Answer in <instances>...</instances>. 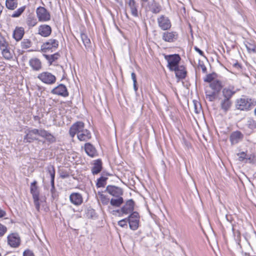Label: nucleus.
Listing matches in <instances>:
<instances>
[{"label":"nucleus","instance_id":"obj_44","mask_svg":"<svg viewBox=\"0 0 256 256\" xmlns=\"http://www.w3.org/2000/svg\"><path fill=\"white\" fill-rule=\"evenodd\" d=\"M193 104L195 112L196 114L200 113L202 110V106L200 104L198 101L194 100Z\"/></svg>","mask_w":256,"mask_h":256},{"label":"nucleus","instance_id":"obj_45","mask_svg":"<svg viewBox=\"0 0 256 256\" xmlns=\"http://www.w3.org/2000/svg\"><path fill=\"white\" fill-rule=\"evenodd\" d=\"M206 98L209 101L212 102L216 99V92H206Z\"/></svg>","mask_w":256,"mask_h":256},{"label":"nucleus","instance_id":"obj_2","mask_svg":"<svg viewBox=\"0 0 256 256\" xmlns=\"http://www.w3.org/2000/svg\"><path fill=\"white\" fill-rule=\"evenodd\" d=\"M256 102L251 98H238L236 102V108L237 110L248 111L250 110L252 108L256 106Z\"/></svg>","mask_w":256,"mask_h":256},{"label":"nucleus","instance_id":"obj_39","mask_svg":"<svg viewBox=\"0 0 256 256\" xmlns=\"http://www.w3.org/2000/svg\"><path fill=\"white\" fill-rule=\"evenodd\" d=\"M108 178L103 176H100L97 180L96 186L98 188L104 187L106 184V181Z\"/></svg>","mask_w":256,"mask_h":256},{"label":"nucleus","instance_id":"obj_15","mask_svg":"<svg viewBox=\"0 0 256 256\" xmlns=\"http://www.w3.org/2000/svg\"><path fill=\"white\" fill-rule=\"evenodd\" d=\"M51 93L54 94L61 96L64 97H66L68 96V92L65 85L60 84L55 87L51 90Z\"/></svg>","mask_w":256,"mask_h":256},{"label":"nucleus","instance_id":"obj_35","mask_svg":"<svg viewBox=\"0 0 256 256\" xmlns=\"http://www.w3.org/2000/svg\"><path fill=\"white\" fill-rule=\"evenodd\" d=\"M80 38L86 48H90L91 46V42L87 35L84 33H82L80 34Z\"/></svg>","mask_w":256,"mask_h":256},{"label":"nucleus","instance_id":"obj_13","mask_svg":"<svg viewBox=\"0 0 256 256\" xmlns=\"http://www.w3.org/2000/svg\"><path fill=\"white\" fill-rule=\"evenodd\" d=\"M165 31L162 32V40L164 41L168 42H174L178 40V32L175 31Z\"/></svg>","mask_w":256,"mask_h":256},{"label":"nucleus","instance_id":"obj_17","mask_svg":"<svg viewBox=\"0 0 256 256\" xmlns=\"http://www.w3.org/2000/svg\"><path fill=\"white\" fill-rule=\"evenodd\" d=\"M106 191L114 197L120 196L123 194L122 189L114 186H108L106 188Z\"/></svg>","mask_w":256,"mask_h":256},{"label":"nucleus","instance_id":"obj_29","mask_svg":"<svg viewBox=\"0 0 256 256\" xmlns=\"http://www.w3.org/2000/svg\"><path fill=\"white\" fill-rule=\"evenodd\" d=\"M77 137L80 141H87L91 138V133L88 130L86 129L78 134Z\"/></svg>","mask_w":256,"mask_h":256},{"label":"nucleus","instance_id":"obj_23","mask_svg":"<svg viewBox=\"0 0 256 256\" xmlns=\"http://www.w3.org/2000/svg\"><path fill=\"white\" fill-rule=\"evenodd\" d=\"M84 150L86 154L90 157L94 158L98 156L96 148L90 143L85 144Z\"/></svg>","mask_w":256,"mask_h":256},{"label":"nucleus","instance_id":"obj_20","mask_svg":"<svg viewBox=\"0 0 256 256\" xmlns=\"http://www.w3.org/2000/svg\"><path fill=\"white\" fill-rule=\"evenodd\" d=\"M70 202L76 206L80 205L83 202L82 196L81 194L78 192H73L70 196Z\"/></svg>","mask_w":256,"mask_h":256},{"label":"nucleus","instance_id":"obj_60","mask_svg":"<svg viewBox=\"0 0 256 256\" xmlns=\"http://www.w3.org/2000/svg\"><path fill=\"white\" fill-rule=\"evenodd\" d=\"M0 256H2V254H0Z\"/></svg>","mask_w":256,"mask_h":256},{"label":"nucleus","instance_id":"obj_41","mask_svg":"<svg viewBox=\"0 0 256 256\" xmlns=\"http://www.w3.org/2000/svg\"><path fill=\"white\" fill-rule=\"evenodd\" d=\"M216 76V74L214 73L208 74L206 76V78H204V81L210 83V84H212V82L216 80L215 79Z\"/></svg>","mask_w":256,"mask_h":256},{"label":"nucleus","instance_id":"obj_37","mask_svg":"<svg viewBox=\"0 0 256 256\" xmlns=\"http://www.w3.org/2000/svg\"><path fill=\"white\" fill-rule=\"evenodd\" d=\"M26 23L29 28L33 27L37 24L36 18L34 16L29 15L26 18Z\"/></svg>","mask_w":256,"mask_h":256},{"label":"nucleus","instance_id":"obj_38","mask_svg":"<svg viewBox=\"0 0 256 256\" xmlns=\"http://www.w3.org/2000/svg\"><path fill=\"white\" fill-rule=\"evenodd\" d=\"M26 8V6H24L20 8H18L17 10L14 11L13 14H12L11 16L12 18H18L21 16V14L24 12Z\"/></svg>","mask_w":256,"mask_h":256},{"label":"nucleus","instance_id":"obj_7","mask_svg":"<svg viewBox=\"0 0 256 256\" xmlns=\"http://www.w3.org/2000/svg\"><path fill=\"white\" fill-rule=\"evenodd\" d=\"M47 172L50 176L51 189L50 192L52 196L55 199L58 196V194L54 186L55 169L53 166H50L47 167Z\"/></svg>","mask_w":256,"mask_h":256},{"label":"nucleus","instance_id":"obj_56","mask_svg":"<svg viewBox=\"0 0 256 256\" xmlns=\"http://www.w3.org/2000/svg\"><path fill=\"white\" fill-rule=\"evenodd\" d=\"M234 66L235 67V68H240V65L238 64V63H236L235 64H234Z\"/></svg>","mask_w":256,"mask_h":256},{"label":"nucleus","instance_id":"obj_5","mask_svg":"<svg viewBox=\"0 0 256 256\" xmlns=\"http://www.w3.org/2000/svg\"><path fill=\"white\" fill-rule=\"evenodd\" d=\"M59 46V42L54 38H50L43 43L41 50L43 52H53L56 51Z\"/></svg>","mask_w":256,"mask_h":256},{"label":"nucleus","instance_id":"obj_11","mask_svg":"<svg viewBox=\"0 0 256 256\" xmlns=\"http://www.w3.org/2000/svg\"><path fill=\"white\" fill-rule=\"evenodd\" d=\"M85 130L84 124L82 122L78 121L72 125L69 130V134L72 138H74L76 134L78 136V134Z\"/></svg>","mask_w":256,"mask_h":256},{"label":"nucleus","instance_id":"obj_59","mask_svg":"<svg viewBox=\"0 0 256 256\" xmlns=\"http://www.w3.org/2000/svg\"><path fill=\"white\" fill-rule=\"evenodd\" d=\"M116 1L118 2H120V0H116Z\"/></svg>","mask_w":256,"mask_h":256},{"label":"nucleus","instance_id":"obj_51","mask_svg":"<svg viewBox=\"0 0 256 256\" xmlns=\"http://www.w3.org/2000/svg\"><path fill=\"white\" fill-rule=\"evenodd\" d=\"M60 176L62 178H66L69 177V174L66 172H62L60 174Z\"/></svg>","mask_w":256,"mask_h":256},{"label":"nucleus","instance_id":"obj_12","mask_svg":"<svg viewBox=\"0 0 256 256\" xmlns=\"http://www.w3.org/2000/svg\"><path fill=\"white\" fill-rule=\"evenodd\" d=\"M139 214L136 212H134L131 213V214L127 218L128 222L129 223L130 228L135 230L138 228L139 223Z\"/></svg>","mask_w":256,"mask_h":256},{"label":"nucleus","instance_id":"obj_18","mask_svg":"<svg viewBox=\"0 0 256 256\" xmlns=\"http://www.w3.org/2000/svg\"><path fill=\"white\" fill-rule=\"evenodd\" d=\"M52 32V28L48 24H42L38 28V34L43 37L50 36Z\"/></svg>","mask_w":256,"mask_h":256},{"label":"nucleus","instance_id":"obj_3","mask_svg":"<svg viewBox=\"0 0 256 256\" xmlns=\"http://www.w3.org/2000/svg\"><path fill=\"white\" fill-rule=\"evenodd\" d=\"M164 58L168 62L167 66L170 70L174 71L179 66L178 64L181 60L179 54H174L170 55H165Z\"/></svg>","mask_w":256,"mask_h":256},{"label":"nucleus","instance_id":"obj_16","mask_svg":"<svg viewBox=\"0 0 256 256\" xmlns=\"http://www.w3.org/2000/svg\"><path fill=\"white\" fill-rule=\"evenodd\" d=\"M8 244L12 248H18L20 244V238L18 234L12 233L8 236Z\"/></svg>","mask_w":256,"mask_h":256},{"label":"nucleus","instance_id":"obj_58","mask_svg":"<svg viewBox=\"0 0 256 256\" xmlns=\"http://www.w3.org/2000/svg\"><path fill=\"white\" fill-rule=\"evenodd\" d=\"M254 114L256 116V108H255V109L254 110Z\"/></svg>","mask_w":256,"mask_h":256},{"label":"nucleus","instance_id":"obj_42","mask_svg":"<svg viewBox=\"0 0 256 256\" xmlns=\"http://www.w3.org/2000/svg\"><path fill=\"white\" fill-rule=\"evenodd\" d=\"M32 42L28 39H24L21 42V46L22 49H27L32 46Z\"/></svg>","mask_w":256,"mask_h":256},{"label":"nucleus","instance_id":"obj_36","mask_svg":"<svg viewBox=\"0 0 256 256\" xmlns=\"http://www.w3.org/2000/svg\"><path fill=\"white\" fill-rule=\"evenodd\" d=\"M98 194L99 196L98 200L100 201L103 205H108L110 202V198L108 196L102 194V192H98Z\"/></svg>","mask_w":256,"mask_h":256},{"label":"nucleus","instance_id":"obj_40","mask_svg":"<svg viewBox=\"0 0 256 256\" xmlns=\"http://www.w3.org/2000/svg\"><path fill=\"white\" fill-rule=\"evenodd\" d=\"M60 56L59 54L56 52L51 55H46V58L49 61L50 63L52 64V62L58 60Z\"/></svg>","mask_w":256,"mask_h":256},{"label":"nucleus","instance_id":"obj_28","mask_svg":"<svg viewBox=\"0 0 256 256\" xmlns=\"http://www.w3.org/2000/svg\"><path fill=\"white\" fill-rule=\"evenodd\" d=\"M210 86L214 90V92L218 93L222 89L223 86L222 82L216 79L212 84H210Z\"/></svg>","mask_w":256,"mask_h":256},{"label":"nucleus","instance_id":"obj_26","mask_svg":"<svg viewBox=\"0 0 256 256\" xmlns=\"http://www.w3.org/2000/svg\"><path fill=\"white\" fill-rule=\"evenodd\" d=\"M150 10L154 14H157L160 12L162 10V6L160 4L154 0L150 4H148Z\"/></svg>","mask_w":256,"mask_h":256},{"label":"nucleus","instance_id":"obj_10","mask_svg":"<svg viewBox=\"0 0 256 256\" xmlns=\"http://www.w3.org/2000/svg\"><path fill=\"white\" fill-rule=\"evenodd\" d=\"M8 44L4 38L0 35V48L2 51L4 58L6 60H10L12 58V54L8 48Z\"/></svg>","mask_w":256,"mask_h":256},{"label":"nucleus","instance_id":"obj_46","mask_svg":"<svg viewBox=\"0 0 256 256\" xmlns=\"http://www.w3.org/2000/svg\"><path fill=\"white\" fill-rule=\"evenodd\" d=\"M7 228L6 226L0 224V237L3 236L6 232Z\"/></svg>","mask_w":256,"mask_h":256},{"label":"nucleus","instance_id":"obj_43","mask_svg":"<svg viewBox=\"0 0 256 256\" xmlns=\"http://www.w3.org/2000/svg\"><path fill=\"white\" fill-rule=\"evenodd\" d=\"M246 125L250 130L256 128V121L252 118H249L247 121Z\"/></svg>","mask_w":256,"mask_h":256},{"label":"nucleus","instance_id":"obj_31","mask_svg":"<svg viewBox=\"0 0 256 256\" xmlns=\"http://www.w3.org/2000/svg\"><path fill=\"white\" fill-rule=\"evenodd\" d=\"M232 102L230 100L224 98L220 102V108L224 112H228L230 108Z\"/></svg>","mask_w":256,"mask_h":256},{"label":"nucleus","instance_id":"obj_54","mask_svg":"<svg viewBox=\"0 0 256 256\" xmlns=\"http://www.w3.org/2000/svg\"><path fill=\"white\" fill-rule=\"evenodd\" d=\"M6 214V212L4 210L0 209V218L5 216Z\"/></svg>","mask_w":256,"mask_h":256},{"label":"nucleus","instance_id":"obj_30","mask_svg":"<svg viewBox=\"0 0 256 256\" xmlns=\"http://www.w3.org/2000/svg\"><path fill=\"white\" fill-rule=\"evenodd\" d=\"M24 33V28L22 27L16 28L14 31L13 37L16 41H18L22 38Z\"/></svg>","mask_w":256,"mask_h":256},{"label":"nucleus","instance_id":"obj_32","mask_svg":"<svg viewBox=\"0 0 256 256\" xmlns=\"http://www.w3.org/2000/svg\"><path fill=\"white\" fill-rule=\"evenodd\" d=\"M116 198H112L110 200V204L114 207H120L124 202V199L121 196H117Z\"/></svg>","mask_w":256,"mask_h":256},{"label":"nucleus","instance_id":"obj_4","mask_svg":"<svg viewBox=\"0 0 256 256\" xmlns=\"http://www.w3.org/2000/svg\"><path fill=\"white\" fill-rule=\"evenodd\" d=\"M30 192L32 195L36 208L38 212H39L40 208V204L39 202L40 192L38 186H37V182L36 180H34L31 183Z\"/></svg>","mask_w":256,"mask_h":256},{"label":"nucleus","instance_id":"obj_27","mask_svg":"<svg viewBox=\"0 0 256 256\" xmlns=\"http://www.w3.org/2000/svg\"><path fill=\"white\" fill-rule=\"evenodd\" d=\"M102 170V162L100 159L94 160V166L92 168V172L94 175L97 174Z\"/></svg>","mask_w":256,"mask_h":256},{"label":"nucleus","instance_id":"obj_1","mask_svg":"<svg viewBox=\"0 0 256 256\" xmlns=\"http://www.w3.org/2000/svg\"><path fill=\"white\" fill-rule=\"evenodd\" d=\"M26 135L24 138V143H32L35 140L40 141L38 136L44 138L50 144L56 142V138L48 131L44 129L31 128L28 129L26 132Z\"/></svg>","mask_w":256,"mask_h":256},{"label":"nucleus","instance_id":"obj_55","mask_svg":"<svg viewBox=\"0 0 256 256\" xmlns=\"http://www.w3.org/2000/svg\"><path fill=\"white\" fill-rule=\"evenodd\" d=\"M134 84V90L136 92L138 90V88L136 86V83H133Z\"/></svg>","mask_w":256,"mask_h":256},{"label":"nucleus","instance_id":"obj_47","mask_svg":"<svg viewBox=\"0 0 256 256\" xmlns=\"http://www.w3.org/2000/svg\"><path fill=\"white\" fill-rule=\"evenodd\" d=\"M198 68H200L202 69L203 73L206 72V70H207L206 68V66H204V64L202 62L199 60Z\"/></svg>","mask_w":256,"mask_h":256},{"label":"nucleus","instance_id":"obj_25","mask_svg":"<svg viewBox=\"0 0 256 256\" xmlns=\"http://www.w3.org/2000/svg\"><path fill=\"white\" fill-rule=\"evenodd\" d=\"M174 70L176 72V76L179 79H184L186 76V71L184 66H179Z\"/></svg>","mask_w":256,"mask_h":256},{"label":"nucleus","instance_id":"obj_57","mask_svg":"<svg viewBox=\"0 0 256 256\" xmlns=\"http://www.w3.org/2000/svg\"><path fill=\"white\" fill-rule=\"evenodd\" d=\"M140 1H141L142 3H146V2H148V0H140Z\"/></svg>","mask_w":256,"mask_h":256},{"label":"nucleus","instance_id":"obj_53","mask_svg":"<svg viewBox=\"0 0 256 256\" xmlns=\"http://www.w3.org/2000/svg\"><path fill=\"white\" fill-rule=\"evenodd\" d=\"M132 78L133 81V83H137L136 74L134 72L131 74Z\"/></svg>","mask_w":256,"mask_h":256},{"label":"nucleus","instance_id":"obj_9","mask_svg":"<svg viewBox=\"0 0 256 256\" xmlns=\"http://www.w3.org/2000/svg\"><path fill=\"white\" fill-rule=\"evenodd\" d=\"M36 14L39 22H46L50 19L49 12L44 7H38L36 10Z\"/></svg>","mask_w":256,"mask_h":256},{"label":"nucleus","instance_id":"obj_33","mask_svg":"<svg viewBox=\"0 0 256 256\" xmlns=\"http://www.w3.org/2000/svg\"><path fill=\"white\" fill-rule=\"evenodd\" d=\"M244 45L250 53H256V46L254 41L246 42H244Z\"/></svg>","mask_w":256,"mask_h":256},{"label":"nucleus","instance_id":"obj_22","mask_svg":"<svg viewBox=\"0 0 256 256\" xmlns=\"http://www.w3.org/2000/svg\"><path fill=\"white\" fill-rule=\"evenodd\" d=\"M126 4L128 6L132 14L134 17H138V4L136 3L135 0H127Z\"/></svg>","mask_w":256,"mask_h":256},{"label":"nucleus","instance_id":"obj_49","mask_svg":"<svg viewBox=\"0 0 256 256\" xmlns=\"http://www.w3.org/2000/svg\"><path fill=\"white\" fill-rule=\"evenodd\" d=\"M238 158L240 161L242 162L245 159H246V154L244 152H242L240 154H238Z\"/></svg>","mask_w":256,"mask_h":256},{"label":"nucleus","instance_id":"obj_19","mask_svg":"<svg viewBox=\"0 0 256 256\" xmlns=\"http://www.w3.org/2000/svg\"><path fill=\"white\" fill-rule=\"evenodd\" d=\"M236 93V90L234 86H229L228 87H226L223 88L222 90V94L224 98L229 99L232 98V96Z\"/></svg>","mask_w":256,"mask_h":256},{"label":"nucleus","instance_id":"obj_24","mask_svg":"<svg viewBox=\"0 0 256 256\" xmlns=\"http://www.w3.org/2000/svg\"><path fill=\"white\" fill-rule=\"evenodd\" d=\"M29 64L32 69L35 71H38L42 68L40 60L36 58H31L29 60Z\"/></svg>","mask_w":256,"mask_h":256},{"label":"nucleus","instance_id":"obj_8","mask_svg":"<svg viewBox=\"0 0 256 256\" xmlns=\"http://www.w3.org/2000/svg\"><path fill=\"white\" fill-rule=\"evenodd\" d=\"M158 27L162 30H168L172 27V23L170 18L165 15L162 14L157 18Z\"/></svg>","mask_w":256,"mask_h":256},{"label":"nucleus","instance_id":"obj_14","mask_svg":"<svg viewBox=\"0 0 256 256\" xmlns=\"http://www.w3.org/2000/svg\"><path fill=\"white\" fill-rule=\"evenodd\" d=\"M134 201L132 199L128 200L120 210H118L116 212L118 213L121 212L122 214H128L130 213H132L134 210Z\"/></svg>","mask_w":256,"mask_h":256},{"label":"nucleus","instance_id":"obj_34","mask_svg":"<svg viewBox=\"0 0 256 256\" xmlns=\"http://www.w3.org/2000/svg\"><path fill=\"white\" fill-rule=\"evenodd\" d=\"M18 5V0H6V6L10 10H15Z\"/></svg>","mask_w":256,"mask_h":256},{"label":"nucleus","instance_id":"obj_50","mask_svg":"<svg viewBox=\"0 0 256 256\" xmlns=\"http://www.w3.org/2000/svg\"><path fill=\"white\" fill-rule=\"evenodd\" d=\"M23 256H34L33 252L30 250H26L23 252Z\"/></svg>","mask_w":256,"mask_h":256},{"label":"nucleus","instance_id":"obj_48","mask_svg":"<svg viewBox=\"0 0 256 256\" xmlns=\"http://www.w3.org/2000/svg\"><path fill=\"white\" fill-rule=\"evenodd\" d=\"M128 222L127 218L122 220L118 222L119 226L124 228L127 226V222Z\"/></svg>","mask_w":256,"mask_h":256},{"label":"nucleus","instance_id":"obj_21","mask_svg":"<svg viewBox=\"0 0 256 256\" xmlns=\"http://www.w3.org/2000/svg\"><path fill=\"white\" fill-rule=\"evenodd\" d=\"M244 138L243 134L238 130L232 132L230 136V140L232 144H234L238 143L240 141L242 140Z\"/></svg>","mask_w":256,"mask_h":256},{"label":"nucleus","instance_id":"obj_6","mask_svg":"<svg viewBox=\"0 0 256 256\" xmlns=\"http://www.w3.org/2000/svg\"><path fill=\"white\" fill-rule=\"evenodd\" d=\"M38 78L43 83L50 85L54 84L56 80V76L48 72H44L38 74Z\"/></svg>","mask_w":256,"mask_h":256},{"label":"nucleus","instance_id":"obj_52","mask_svg":"<svg viewBox=\"0 0 256 256\" xmlns=\"http://www.w3.org/2000/svg\"><path fill=\"white\" fill-rule=\"evenodd\" d=\"M194 50L198 52L200 56H204V52L200 50L199 48H198L197 46H194Z\"/></svg>","mask_w":256,"mask_h":256}]
</instances>
